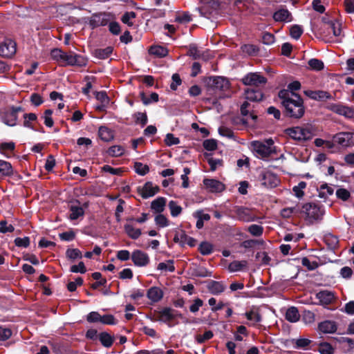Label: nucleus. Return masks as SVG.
Returning <instances> with one entry per match:
<instances>
[{"instance_id":"dca6fc26","label":"nucleus","mask_w":354,"mask_h":354,"mask_svg":"<svg viewBox=\"0 0 354 354\" xmlns=\"http://www.w3.org/2000/svg\"><path fill=\"white\" fill-rule=\"evenodd\" d=\"M158 191V186L153 185L151 182H147L142 187H138V192L143 198L152 197Z\"/></svg>"},{"instance_id":"de8ad7c7","label":"nucleus","mask_w":354,"mask_h":354,"mask_svg":"<svg viewBox=\"0 0 354 354\" xmlns=\"http://www.w3.org/2000/svg\"><path fill=\"white\" fill-rule=\"evenodd\" d=\"M134 169L135 171L140 176H145L149 171V167L148 165L139 162L134 163Z\"/></svg>"},{"instance_id":"f8f14e48","label":"nucleus","mask_w":354,"mask_h":354,"mask_svg":"<svg viewBox=\"0 0 354 354\" xmlns=\"http://www.w3.org/2000/svg\"><path fill=\"white\" fill-rule=\"evenodd\" d=\"M353 137V133L339 132L333 136V140L342 147H347L354 144Z\"/></svg>"},{"instance_id":"ea45409f","label":"nucleus","mask_w":354,"mask_h":354,"mask_svg":"<svg viewBox=\"0 0 354 354\" xmlns=\"http://www.w3.org/2000/svg\"><path fill=\"white\" fill-rule=\"evenodd\" d=\"M306 187V183L304 181H301L298 183L297 185H295L292 187V192L294 195L298 198H301L304 196V189Z\"/></svg>"},{"instance_id":"393cba45","label":"nucleus","mask_w":354,"mask_h":354,"mask_svg":"<svg viewBox=\"0 0 354 354\" xmlns=\"http://www.w3.org/2000/svg\"><path fill=\"white\" fill-rule=\"evenodd\" d=\"M14 170L12 165L6 160H0V178L12 176Z\"/></svg>"},{"instance_id":"f3484780","label":"nucleus","mask_w":354,"mask_h":354,"mask_svg":"<svg viewBox=\"0 0 354 354\" xmlns=\"http://www.w3.org/2000/svg\"><path fill=\"white\" fill-rule=\"evenodd\" d=\"M109 22V17L105 13L93 15L90 19L89 24L92 28L98 26H104Z\"/></svg>"},{"instance_id":"052dcab7","label":"nucleus","mask_w":354,"mask_h":354,"mask_svg":"<svg viewBox=\"0 0 354 354\" xmlns=\"http://www.w3.org/2000/svg\"><path fill=\"white\" fill-rule=\"evenodd\" d=\"M330 28L332 30L335 37H339L342 33L341 24L338 21H330L329 23Z\"/></svg>"},{"instance_id":"f03ea898","label":"nucleus","mask_w":354,"mask_h":354,"mask_svg":"<svg viewBox=\"0 0 354 354\" xmlns=\"http://www.w3.org/2000/svg\"><path fill=\"white\" fill-rule=\"evenodd\" d=\"M52 59L61 65L84 66L87 60L82 55L73 52L65 53L59 48H54L50 52Z\"/></svg>"},{"instance_id":"09e8293b","label":"nucleus","mask_w":354,"mask_h":354,"mask_svg":"<svg viewBox=\"0 0 354 354\" xmlns=\"http://www.w3.org/2000/svg\"><path fill=\"white\" fill-rule=\"evenodd\" d=\"M308 66L312 70L318 71L324 68V64L322 60L313 58L308 61Z\"/></svg>"},{"instance_id":"f704fd0d","label":"nucleus","mask_w":354,"mask_h":354,"mask_svg":"<svg viewBox=\"0 0 354 354\" xmlns=\"http://www.w3.org/2000/svg\"><path fill=\"white\" fill-rule=\"evenodd\" d=\"M300 318V315L296 307L289 308L286 313V319L290 322H296Z\"/></svg>"},{"instance_id":"ddd939ff","label":"nucleus","mask_w":354,"mask_h":354,"mask_svg":"<svg viewBox=\"0 0 354 354\" xmlns=\"http://www.w3.org/2000/svg\"><path fill=\"white\" fill-rule=\"evenodd\" d=\"M16 53V43L10 39H6L0 44V55L4 57H11Z\"/></svg>"},{"instance_id":"4468645a","label":"nucleus","mask_w":354,"mask_h":354,"mask_svg":"<svg viewBox=\"0 0 354 354\" xmlns=\"http://www.w3.org/2000/svg\"><path fill=\"white\" fill-rule=\"evenodd\" d=\"M328 109L335 113L344 115L346 118H354V108L338 104H330Z\"/></svg>"},{"instance_id":"20e7f679","label":"nucleus","mask_w":354,"mask_h":354,"mask_svg":"<svg viewBox=\"0 0 354 354\" xmlns=\"http://www.w3.org/2000/svg\"><path fill=\"white\" fill-rule=\"evenodd\" d=\"M301 211L306 214V219L311 223L321 220L325 212L322 207L311 203L304 205Z\"/></svg>"},{"instance_id":"3c124183","label":"nucleus","mask_w":354,"mask_h":354,"mask_svg":"<svg viewBox=\"0 0 354 354\" xmlns=\"http://www.w3.org/2000/svg\"><path fill=\"white\" fill-rule=\"evenodd\" d=\"M209 305L212 307V310L213 312H216L218 310H221L224 306H226L223 301H220L217 303V301L215 298L211 297L208 300Z\"/></svg>"},{"instance_id":"5fc2aeb1","label":"nucleus","mask_w":354,"mask_h":354,"mask_svg":"<svg viewBox=\"0 0 354 354\" xmlns=\"http://www.w3.org/2000/svg\"><path fill=\"white\" fill-rule=\"evenodd\" d=\"M303 29L299 25H294L291 26L290 29V35L295 39H298L301 37Z\"/></svg>"},{"instance_id":"aec40b11","label":"nucleus","mask_w":354,"mask_h":354,"mask_svg":"<svg viewBox=\"0 0 354 354\" xmlns=\"http://www.w3.org/2000/svg\"><path fill=\"white\" fill-rule=\"evenodd\" d=\"M212 87L215 91H226L230 87V82L223 77H215L212 79Z\"/></svg>"},{"instance_id":"338daca9","label":"nucleus","mask_w":354,"mask_h":354,"mask_svg":"<svg viewBox=\"0 0 354 354\" xmlns=\"http://www.w3.org/2000/svg\"><path fill=\"white\" fill-rule=\"evenodd\" d=\"M218 133L221 136L228 138H233L234 137L233 131L231 129L225 127H219Z\"/></svg>"},{"instance_id":"a878e982","label":"nucleus","mask_w":354,"mask_h":354,"mask_svg":"<svg viewBox=\"0 0 354 354\" xmlns=\"http://www.w3.org/2000/svg\"><path fill=\"white\" fill-rule=\"evenodd\" d=\"M305 94L310 98L316 100L331 98V95L328 92L324 91H305Z\"/></svg>"},{"instance_id":"f257e3e1","label":"nucleus","mask_w":354,"mask_h":354,"mask_svg":"<svg viewBox=\"0 0 354 354\" xmlns=\"http://www.w3.org/2000/svg\"><path fill=\"white\" fill-rule=\"evenodd\" d=\"M278 95L288 116L299 119L304 115L305 107L300 95L288 90H281Z\"/></svg>"},{"instance_id":"6e6552de","label":"nucleus","mask_w":354,"mask_h":354,"mask_svg":"<svg viewBox=\"0 0 354 354\" xmlns=\"http://www.w3.org/2000/svg\"><path fill=\"white\" fill-rule=\"evenodd\" d=\"M234 213V218L243 222H251L255 220V216L252 211L243 206H234L232 209Z\"/></svg>"},{"instance_id":"9d476101","label":"nucleus","mask_w":354,"mask_h":354,"mask_svg":"<svg viewBox=\"0 0 354 354\" xmlns=\"http://www.w3.org/2000/svg\"><path fill=\"white\" fill-rule=\"evenodd\" d=\"M315 297L319 301V304L326 308L327 306L335 302L337 297L335 292L323 290L316 293Z\"/></svg>"},{"instance_id":"79ce46f5","label":"nucleus","mask_w":354,"mask_h":354,"mask_svg":"<svg viewBox=\"0 0 354 354\" xmlns=\"http://www.w3.org/2000/svg\"><path fill=\"white\" fill-rule=\"evenodd\" d=\"M113 52V48L108 46L105 48L97 49L95 51V56L100 59H106Z\"/></svg>"},{"instance_id":"69168bd1","label":"nucleus","mask_w":354,"mask_h":354,"mask_svg":"<svg viewBox=\"0 0 354 354\" xmlns=\"http://www.w3.org/2000/svg\"><path fill=\"white\" fill-rule=\"evenodd\" d=\"M165 144L168 146L176 145L180 143L178 138L175 137L172 133H167L165 139Z\"/></svg>"},{"instance_id":"1a4fd4ad","label":"nucleus","mask_w":354,"mask_h":354,"mask_svg":"<svg viewBox=\"0 0 354 354\" xmlns=\"http://www.w3.org/2000/svg\"><path fill=\"white\" fill-rule=\"evenodd\" d=\"M242 82L247 86L259 87L266 84L267 79L259 73H250L242 78Z\"/></svg>"},{"instance_id":"c9c22d12","label":"nucleus","mask_w":354,"mask_h":354,"mask_svg":"<svg viewBox=\"0 0 354 354\" xmlns=\"http://www.w3.org/2000/svg\"><path fill=\"white\" fill-rule=\"evenodd\" d=\"M99 137L101 140L109 142L113 138L112 131L106 127H100L98 131Z\"/></svg>"},{"instance_id":"774afa93","label":"nucleus","mask_w":354,"mask_h":354,"mask_svg":"<svg viewBox=\"0 0 354 354\" xmlns=\"http://www.w3.org/2000/svg\"><path fill=\"white\" fill-rule=\"evenodd\" d=\"M70 271L73 273H82L84 274L86 272V268L84 263L80 261L77 265H73L71 267Z\"/></svg>"},{"instance_id":"423d86ee","label":"nucleus","mask_w":354,"mask_h":354,"mask_svg":"<svg viewBox=\"0 0 354 354\" xmlns=\"http://www.w3.org/2000/svg\"><path fill=\"white\" fill-rule=\"evenodd\" d=\"M286 134L295 140H306L311 138V132L305 128L295 127L286 130Z\"/></svg>"},{"instance_id":"4d7b16f0","label":"nucleus","mask_w":354,"mask_h":354,"mask_svg":"<svg viewBox=\"0 0 354 354\" xmlns=\"http://www.w3.org/2000/svg\"><path fill=\"white\" fill-rule=\"evenodd\" d=\"M248 232L254 236H259L262 235L263 232V228L262 226L253 224L249 226L248 227Z\"/></svg>"},{"instance_id":"8fccbe9b","label":"nucleus","mask_w":354,"mask_h":354,"mask_svg":"<svg viewBox=\"0 0 354 354\" xmlns=\"http://www.w3.org/2000/svg\"><path fill=\"white\" fill-rule=\"evenodd\" d=\"M214 336L212 331L207 330L203 335L198 334L195 336V339L198 344H203L205 342L212 339Z\"/></svg>"},{"instance_id":"5701e85b","label":"nucleus","mask_w":354,"mask_h":354,"mask_svg":"<svg viewBox=\"0 0 354 354\" xmlns=\"http://www.w3.org/2000/svg\"><path fill=\"white\" fill-rule=\"evenodd\" d=\"M275 21L290 22L292 20L291 13L287 9H280L273 14Z\"/></svg>"},{"instance_id":"864d4df0","label":"nucleus","mask_w":354,"mask_h":354,"mask_svg":"<svg viewBox=\"0 0 354 354\" xmlns=\"http://www.w3.org/2000/svg\"><path fill=\"white\" fill-rule=\"evenodd\" d=\"M198 250L203 255H208L213 251L212 244L207 242H203L200 244Z\"/></svg>"},{"instance_id":"680f3d73","label":"nucleus","mask_w":354,"mask_h":354,"mask_svg":"<svg viewBox=\"0 0 354 354\" xmlns=\"http://www.w3.org/2000/svg\"><path fill=\"white\" fill-rule=\"evenodd\" d=\"M136 122L141 124L142 126H145L147 123V116L145 113L138 112L133 115Z\"/></svg>"},{"instance_id":"6ab92c4d","label":"nucleus","mask_w":354,"mask_h":354,"mask_svg":"<svg viewBox=\"0 0 354 354\" xmlns=\"http://www.w3.org/2000/svg\"><path fill=\"white\" fill-rule=\"evenodd\" d=\"M242 315H243L248 319V324L249 326H254L256 324L261 321V317L259 313L258 309L254 307L246 311Z\"/></svg>"},{"instance_id":"412c9836","label":"nucleus","mask_w":354,"mask_h":354,"mask_svg":"<svg viewBox=\"0 0 354 354\" xmlns=\"http://www.w3.org/2000/svg\"><path fill=\"white\" fill-rule=\"evenodd\" d=\"M337 324L334 321L325 320L318 325V330L322 333H334L337 330Z\"/></svg>"},{"instance_id":"4c0bfd02","label":"nucleus","mask_w":354,"mask_h":354,"mask_svg":"<svg viewBox=\"0 0 354 354\" xmlns=\"http://www.w3.org/2000/svg\"><path fill=\"white\" fill-rule=\"evenodd\" d=\"M318 192L319 196L320 198H327L333 194L334 189L332 187L328 186L327 184H324L320 186Z\"/></svg>"},{"instance_id":"cd10ccee","label":"nucleus","mask_w":354,"mask_h":354,"mask_svg":"<svg viewBox=\"0 0 354 354\" xmlns=\"http://www.w3.org/2000/svg\"><path fill=\"white\" fill-rule=\"evenodd\" d=\"M166 205V199L158 197L151 202V208L156 213H161L164 211Z\"/></svg>"},{"instance_id":"bb28decb","label":"nucleus","mask_w":354,"mask_h":354,"mask_svg":"<svg viewBox=\"0 0 354 354\" xmlns=\"http://www.w3.org/2000/svg\"><path fill=\"white\" fill-rule=\"evenodd\" d=\"M207 288L210 293L218 295L225 290V286L220 281H212L207 285Z\"/></svg>"},{"instance_id":"a18cd8bd","label":"nucleus","mask_w":354,"mask_h":354,"mask_svg":"<svg viewBox=\"0 0 354 354\" xmlns=\"http://www.w3.org/2000/svg\"><path fill=\"white\" fill-rule=\"evenodd\" d=\"M158 270L161 271H168L170 272H172L175 270V267L174 266V261L173 260H169L166 263L165 262H161L158 265Z\"/></svg>"},{"instance_id":"4be33fe9","label":"nucleus","mask_w":354,"mask_h":354,"mask_svg":"<svg viewBox=\"0 0 354 354\" xmlns=\"http://www.w3.org/2000/svg\"><path fill=\"white\" fill-rule=\"evenodd\" d=\"M245 98L247 100H250L252 102H259L263 99V95L262 91L258 88H248L245 90Z\"/></svg>"},{"instance_id":"72a5a7b5","label":"nucleus","mask_w":354,"mask_h":354,"mask_svg":"<svg viewBox=\"0 0 354 354\" xmlns=\"http://www.w3.org/2000/svg\"><path fill=\"white\" fill-rule=\"evenodd\" d=\"M15 148V144L13 142H2L0 144V152L6 158L10 157L9 152H12Z\"/></svg>"},{"instance_id":"603ef678","label":"nucleus","mask_w":354,"mask_h":354,"mask_svg":"<svg viewBox=\"0 0 354 354\" xmlns=\"http://www.w3.org/2000/svg\"><path fill=\"white\" fill-rule=\"evenodd\" d=\"M318 351L321 354H333L334 348L329 343L323 342L319 344Z\"/></svg>"},{"instance_id":"e433bc0d","label":"nucleus","mask_w":354,"mask_h":354,"mask_svg":"<svg viewBox=\"0 0 354 354\" xmlns=\"http://www.w3.org/2000/svg\"><path fill=\"white\" fill-rule=\"evenodd\" d=\"M69 218L71 220H76L80 216H83L84 211L82 207L72 205L70 208Z\"/></svg>"},{"instance_id":"7ed1b4c3","label":"nucleus","mask_w":354,"mask_h":354,"mask_svg":"<svg viewBox=\"0 0 354 354\" xmlns=\"http://www.w3.org/2000/svg\"><path fill=\"white\" fill-rule=\"evenodd\" d=\"M253 151L258 158H265L275 152L274 142L272 139L264 141H253L251 143Z\"/></svg>"},{"instance_id":"a19ab883","label":"nucleus","mask_w":354,"mask_h":354,"mask_svg":"<svg viewBox=\"0 0 354 354\" xmlns=\"http://www.w3.org/2000/svg\"><path fill=\"white\" fill-rule=\"evenodd\" d=\"M168 207L170 210L171 215L173 217L179 216L183 210L182 207L178 205L177 202L174 201H169Z\"/></svg>"},{"instance_id":"e2e57ef3","label":"nucleus","mask_w":354,"mask_h":354,"mask_svg":"<svg viewBox=\"0 0 354 354\" xmlns=\"http://www.w3.org/2000/svg\"><path fill=\"white\" fill-rule=\"evenodd\" d=\"M15 230V227L11 224H8L6 221H0V232L5 234L7 232H12Z\"/></svg>"},{"instance_id":"b1692460","label":"nucleus","mask_w":354,"mask_h":354,"mask_svg":"<svg viewBox=\"0 0 354 354\" xmlns=\"http://www.w3.org/2000/svg\"><path fill=\"white\" fill-rule=\"evenodd\" d=\"M147 296L149 300L155 303L162 299L163 292L161 288L157 286H153L148 290Z\"/></svg>"},{"instance_id":"c85d7f7f","label":"nucleus","mask_w":354,"mask_h":354,"mask_svg":"<svg viewBox=\"0 0 354 354\" xmlns=\"http://www.w3.org/2000/svg\"><path fill=\"white\" fill-rule=\"evenodd\" d=\"M124 228L127 234L132 239H138L141 235L140 229L134 227L130 223L125 224Z\"/></svg>"},{"instance_id":"0e129e2a","label":"nucleus","mask_w":354,"mask_h":354,"mask_svg":"<svg viewBox=\"0 0 354 354\" xmlns=\"http://www.w3.org/2000/svg\"><path fill=\"white\" fill-rule=\"evenodd\" d=\"M336 196L338 198L346 201L350 198L351 194L347 189L339 188L336 191Z\"/></svg>"},{"instance_id":"9b49d317","label":"nucleus","mask_w":354,"mask_h":354,"mask_svg":"<svg viewBox=\"0 0 354 354\" xmlns=\"http://www.w3.org/2000/svg\"><path fill=\"white\" fill-rule=\"evenodd\" d=\"M259 180L266 187H275L279 183L277 176L267 170L262 171L259 174Z\"/></svg>"},{"instance_id":"473e14b6","label":"nucleus","mask_w":354,"mask_h":354,"mask_svg":"<svg viewBox=\"0 0 354 354\" xmlns=\"http://www.w3.org/2000/svg\"><path fill=\"white\" fill-rule=\"evenodd\" d=\"M247 266V261H234L229 264L228 269L232 272H238L246 268Z\"/></svg>"},{"instance_id":"c03bdc74","label":"nucleus","mask_w":354,"mask_h":354,"mask_svg":"<svg viewBox=\"0 0 354 354\" xmlns=\"http://www.w3.org/2000/svg\"><path fill=\"white\" fill-rule=\"evenodd\" d=\"M149 53L152 55H155L158 57H163L167 55L168 51H167V48H165L162 46H155L151 47V48L149 49Z\"/></svg>"},{"instance_id":"7c9ffc66","label":"nucleus","mask_w":354,"mask_h":354,"mask_svg":"<svg viewBox=\"0 0 354 354\" xmlns=\"http://www.w3.org/2000/svg\"><path fill=\"white\" fill-rule=\"evenodd\" d=\"M37 116L35 113H25L24 115V122H23L24 127L35 131V129L33 125V122H35L37 120Z\"/></svg>"},{"instance_id":"39448f33","label":"nucleus","mask_w":354,"mask_h":354,"mask_svg":"<svg viewBox=\"0 0 354 354\" xmlns=\"http://www.w3.org/2000/svg\"><path fill=\"white\" fill-rule=\"evenodd\" d=\"M22 111L21 106H12L1 113V120L7 126L15 127L17 124L18 113Z\"/></svg>"},{"instance_id":"0eeeda50","label":"nucleus","mask_w":354,"mask_h":354,"mask_svg":"<svg viewBox=\"0 0 354 354\" xmlns=\"http://www.w3.org/2000/svg\"><path fill=\"white\" fill-rule=\"evenodd\" d=\"M156 320L169 324L178 315V311L169 307L163 308L156 313Z\"/></svg>"},{"instance_id":"2eb2a0df","label":"nucleus","mask_w":354,"mask_h":354,"mask_svg":"<svg viewBox=\"0 0 354 354\" xmlns=\"http://www.w3.org/2000/svg\"><path fill=\"white\" fill-rule=\"evenodd\" d=\"M203 184L205 188L212 193L222 192L225 189V186L223 183L213 178H205Z\"/></svg>"},{"instance_id":"58836bf2","label":"nucleus","mask_w":354,"mask_h":354,"mask_svg":"<svg viewBox=\"0 0 354 354\" xmlns=\"http://www.w3.org/2000/svg\"><path fill=\"white\" fill-rule=\"evenodd\" d=\"M66 257L71 260L75 261V259H80L82 258V252L77 248H69L66 252Z\"/></svg>"},{"instance_id":"2f4dec72","label":"nucleus","mask_w":354,"mask_h":354,"mask_svg":"<svg viewBox=\"0 0 354 354\" xmlns=\"http://www.w3.org/2000/svg\"><path fill=\"white\" fill-rule=\"evenodd\" d=\"M98 338L102 346L106 348L111 347L114 341L113 337L106 332L100 333Z\"/></svg>"},{"instance_id":"c756f323","label":"nucleus","mask_w":354,"mask_h":354,"mask_svg":"<svg viewBox=\"0 0 354 354\" xmlns=\"http://www.w3.org/2000/svg\"><path fill=\"white\" fill-rule=\"evenodd\" d=\"M194 216L197 218L196 226L198 229L203 227L204 221H209L210 216L208 214H204L202 210H198L194 213Z\"/></svg>"},{"instance_id":"49530a36","label":"nucleus","mask_w":354,"mask_h":354,"mask_svg":"<svg viewBox=\"0 0 354 354\" xmlns=\"http://www.w3.org/2000/svg\"><path fill=\"white\" fill-rule=\"evenodd\" d=\"M140 97L145 105H148L152 102L158 101V95L156 93H152L149 97H147L144 93H141Z\"/></svg>"},{"instance_id":"13d9d810","label":"nucleus","mask_w":354,"mask_h":354,"mask_svg":"<svg viewBox=\"0 0 354 354\" xmlns=\"http://www.w3.org/2000/svg\"><path fill=\"white\" fill-rule=\"evenodd\" d=\"M52 114L53 111L51 109L46 110L44 113V124L48 127H52L54 124L53 120L51 116Z\"/></svg>"},{"instance_id":"37998d69","label":"nucleus","mask_w":354,"mask_h":354,"mask_svg":"<svg viewBox=\"0 0 354 354\" xmlns=\"http://www.w3.org/2000/svg\"><path fill=\"white\" fill-rule=\"evenodd\" d=\"M108 154L112 157L121 156L124 153V149L120 145H114L109 148Z\"/></svg>"},{"instance_id":"6e6d98bb","label":"nucleus","mask_w":354,"mask_h":354,"mask_svg":"<svg viewBox=\"0 0 354 354\" xmlns=\"http://www.w3.org/2000/svg\"><path fill=\"white\" fill-rule=\"evenodd\" d=\"M154 221H155L156 224L160 227H167L169 225L168 219L167 218V217L165 216H164L163 214H161L160 213L158 214L155 217Z\"/></svg>"},{"instance_id":"a211bd4d","label":"nucleus","mask_w":354,"mask_h":354,"mask_svg":"<svg viewBox=\"0 0 354 354\" xmlns=\"http://www.w3.org/2000/svg\"><path fill=\"white\" fill-rule=\"evenodd\" d=\"M131 259L137 266L142 267L147 266L149 262L148 255L141 250H136L131 254Z\"/></svg>"},{"instance_id":"bf43d9fd","label":"nucleus","mask_w":354,"mask_h":354,"mask_svg":"<svg viewBox=\"0 0 354 354\" xmlns=\"http://www.w3.org/2000/svg\"><path fill=\"white\" fill-rule=\"evenodd\" d=\"M136 17V13L134 12H127L124 14V15L122 17V21L124 24H127L128 26H131L133 25L132 20L135 19Z\"/></svg>"}]
</instances>
